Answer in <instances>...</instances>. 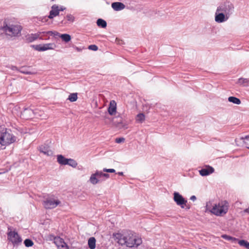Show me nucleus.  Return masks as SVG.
<instances>
[{
	"label": "nucleus",
	"instance_id": "13",
	"mask_svg": "<svg viewBox=\"0 0 249 249\" xmlns=\"http://www.w3.org/2000/svg\"><path fill=\"white\" fill-rule=\"evenodd\" d=\"M214 168L210 166H206L205 168L199 170L200 175L202 176H207L214 172Z\"/></svg>",
	"mask_w": 249,
	"mask_h": 249
},
{
	"label": "nucleus",
	"instance_id": "49",
	"mask_svg": "<svg viewBox=\"0 0 249 249\" xmlns=\"http://www.w3.org/2000/svg\"><path fill=\"white\" fill-rule=\"evenodd\" d=\"M247 148L249 149V147H247Z\"/></svg>",
	"mask_w": 249,
	"mask_h": 249
},
{
	"label": "nucleus",
	"instance_id": "20",
	"mask_svg": "<svg viewBox=\"0 0 249 249\" xmlns=\"http://www.w3.org/2000/svg\"><path fill=\"white\" fill-rule=\"evenodd\" d=\"M69 159L65 158L62 155H58L57 156V162L61 165H67Z\"/></svg>",
	"mask_w": 249,
	"mask_h": 249
},
{
	"label": "nucleus",
	"instance_id": "7",
	"mask_svg": "<svg viewBox=\"0 0 249 249\" xmlns=\"http://www.w3.org/2000/svg\"><path fill=\"white\" fill-rule=\"evenodd\" d=\"M125 243L126 246L129 248L137 247L142 243V240L141 238L136 235L132 234V235L125 241Z\"/></svg>",
	"mask_w": 249,
	"mask_h": 249
},
{
	"label": "nucleus",
	"instance_id": "39",
	"mask_svg": "<svg viewBox=\"0 0 249 249\" xmlns=\"http://www.w3.org/2000/svg\"><path fill=\"white\" fill-rule=\"evenodd\" d=\"M58 9L59 10V12L60 11H62L64 10L65 9V8L63 6H58Z\"/></svg>",
	"mask_w": 249,
	"mask_h": 249
},
{
	"label": "nucleus",
	"instance_id": "28",
	"mask_svg": "<svg viewBox=\"0 0 249 249\" xmlns=\"http://www.w3.org/2000/svg\"><path fill=\"white\" fill-rule=\"evenodd\" d=\"M114 123L116 124L119 127H122L123 128H127L126 125L127 124L125 123H124L123 122L122 119L121 118H120L119 121L118 122H114Z\"/></svg>",
	"mask_w": 249,
	"mask_h": 249
},
{
	"label": "nucleus",
	"instance_id": "32",
	"mask_svg": "<svg viewBox=\"0 0 249 249\" xmlns=\"http://www.w3.org/2000/svg\"><path fill=\"white\" fill-rule=\"evenodd\" d=\"M221 237L223 239H225L229 241H234L237 240L235 238L232 237L226 234L222 235Z\"/></svg>",
	"mask_w": 249,
	"mask_h": 249
},
{
	"label": "nucleus",
	"instance_id": "35",
	"mask_svg": "<svg viewBox=\"0 0 249 249\" xmlns=\"http://www.w3.org/2000/svg\"><path fill=\"white\" fill-rule=\"evenodd\" d=\"M89 49L96 51L98 50V47L95 45H90L88 47Z\"/></svg>",
	"mask_w": 249,
	"mask_h": 249
},
{
	"label": "nucleus",
	"instance_id": "21",
	"mask_svg": "<svg viewBox=\"0 0 249 249\" xmlns=\"http://www.w3.org/2000/svg\"><path fill=\"white\" fill-rule=\"evenodd\" d=\"M88 245L90 249H94L96 246V240L94 237H90L88 240Z\"/></svg>",
	"mask_w": 249,
	"mask_h": 249
},
{
	"label": "nucleus",
	"instance_id": "5",
	"mask_svg": "<svg viewBox=\"0 0 249 249\" xmlns=\"http://www.w3.org/2000/svg\"><path fill=\"white\" fill-rule=\"evenodd\" d=\"M46 209H53L61 204V201L55 197H49L43 201Z\"/></svg>",
	"mask_w": 249,
	"mask_h": 249
},
{
	"label": "nucleus",
	"instance_id": "6",
	"mask_svg": "<svg viewBox=\"0 0 249 249\" xmlns=\"http://www.w3.org/2000/svg\"><path fill=\"white\" fill-rule=\"evenodd\" d=\"M7 237L8 240L11 242L14 246H18L22 242V239L15 231H10L8 232Z\"/></svg>",
	"mask_w": 249,
	"mask_h": 249
},
{
	"label": "nucleus",
	"instance_id": "43",
	"mask_svg": "<svg viewBox=\"0 0 249 249\" xmlns=\"http://www.w3.org/2000/svg\"><path fill=\"white\" fill-rule=\"evenodd\" d=\"M245 212L249 213V207L245 210Z\"/></svg>",
	"mask_w": 249,
	"mask_h": 249
},
{
	"label": "nucleus",
	"instance_id": "40",
	"mask_svg": "<svg viewBox=\"0 0 249 249\" xmlns=\"http://www.w3.org/2000/svg\"><path fill=\"white\" fill-rule=\"evenodd\" d=\"M249 139V135H247L246 136H245L244 137H242L240 138L241 140H248Z\"/></svg>",
	"mask_w": 249,
	"mask_h": 249
},
{
	"label": "nucleus",
	"instance_id": "24",
	"mask_svg": "<svg viewBox=\"0 0 249 249\" xmlns=\"http://www.w3.org/2000/svg\"><path fill=\"white\" fill-rule=\"evenodd\" d=\"M60 37L66 42L70 41L71 39V36L70 35L66 34H61L59 36Z\"/></svg>",
	"mask_w": 249,
	"mask_h": 249
},
{
	"label": "nucleus",
	"instance_id": "16",
	"mask_svg": "<svg viewBox=\"0 0 249 249\" xmlns=\"http://www.w3.org/2000/svg\"><path fill=\"white\" fill-rule=\"evenodd\" d=\"M35 114L34 111L30 108H25L21 112V116L25 119L31 118Z\"/></svg>",
	"mask_w": 249,
	"mask_h": 249
},
{
	"label": "nucleus",
	"instance_id": "33",
	"mask_svg": "<svg viewBox=\"0 0 249 249\" xmlns=\"http://www.w3.org/2000/svg\"><path fill=\"white\" fill-rule=\"evenodd\" d=\"M24 243L25 244V246L27 247H32L34 244L33 242L29 239H25L24 242Z\"/></svg>",
	"mask_w": 249,
	"mask_h": 249
},
{
	"label": "nucleus",
	"instance_id": "42",
	"mask_svg": "<svg viewBox=\"0 0 249 249\" xmlns=\"http://www.w3.org/2000/svg\"><path fill=\"white\" fill-rule=\"evenodd\" d=\"M75 49H76V50H77V51H78V52H80V51H81V49H80V48H78V47H75Z\"/></svg>",
	"mask_w": 249,
	"mask_h": 249
},
{
	"label": "nucleus",
	"instance_id": "3",
	"mask_svg": "<svg viewBox=\"0 0 249 249\" xmlns=\"http://www.w3.org/2000/svg\"><path fill=\"white\" fill-rule=\"evenodd\" d=\"M228 210V204L226 201H222L215 204L210 211L217 216H221L226 214Z\"/></svg>",
	"mask_w": 249,
	"mask_h": 249
},
{
	"label": "nucleus",
	"instance_id": "2",
	"mask_svg": "<svg viewBox=\"0 0 249 249\" xmlns=\"http://www.w3.org/2000/svg\"><path fill=\"white\" fill-rule=\"evenodd\" d=\"M22 28L20 25L14 24H6L0 30L3 31L6 35L15 36L20 33Z\"/></svg>",
	"mask_w": 249,
	"mask_h": 249
},
{
	"label": "nucleus",
	"instance_id": "41",
	"mask_svg": "<svg viewBox=\"0 0 249 249\" xmlns=\"http://www.w3.org/2000/svg\"><path fill=\"white\" fill-rule=\"evenodd\" d=\"M196 197L195 196H192L190 197V200H191L193 201H195V200H196Z\"/></svg>",
	"mask_w": 249,
	"mask_h": 249
},
{
	"label": "nucleus",
	"instance_id": "25",
	"mask_svg": "<svg viewBox=\"0 0 249 249\" xmlns=\"http://www.w3.org/2000/svg\"><path fill=\"white\" fill-rule=\"evenodd\" d=\"M29 68L23 67L20 68L19 70V71L22 73L26 74H34V72H31L30 71H29L28 69Z\"/></svg>",
	"mask_w": 249,
	"mask_h": 249
},
{
	"label": "nucleus",
	"instance_id": "48",
	"mask_svg": "<svg viewBox=\"0 0 249 249\" xmlns=\"http://www.w3.org/2000/svg\"><path fill=\"white\" fill-rule=\"evenodd\" d=\"M208 205H206L207 210H208Z\"/></svg>",
	"mask_w": 249,
	"mask_h": 249
},
{
	"label": "nucleus",
	"instance_id": "47",
	"mask_svg": "<svg viewBox=\"0 0 249 249\" xmlns=\"http://www.w3.org/2000/svg\"><path fill=\"white\" fill-rule=\"evenodd\" d=\"M244 144H247V142L245 141H243Z\"/></svg>",
	"mask_w": 249,
	"mask_h": 249
},
{
	"label": "nucleus",
	"instance_id": "1",
	"mask_svg": "<svg viewBox=\"0 0 249 249\" xmlns=\"http://www.w3.org/2000/svg\"><path fill=\"white\" fill-rule=\"evenodd\" d=\"M16 141V137L10 129H3L0 131V144L1 146L5 147L14 143Z\"/></svg>",
	"mask_w": 249,
	"mask_h": 249
},
{
	"label": "nucleus",
	"instance_id": "10",
	"mask_svg": "<svg viewBox=\"0 0 249 249\" xmlns=\"http://www.w3.org/2000/svg\"><path fill=\"white\" fill-rule=\"evenodd\" d=\"M49 34L51 35H53V32L52 31H48V32H39L36 34H31L30 36V41H33L38 38L43 39V36L45 35Z\"/></svg>",
	"mask_w": 249,
	"mask_h": 249
},
{
	"label": "nucleus",
	"instance_id": "14",
	"mask_svg": "<svg viewBox=\"0 0 249 249\" xmlns=\"http://www.w3.org/2000/svg\"><path fill=\"white\" fill-rule=\"evenodd\" d=\"M89 180L93 185H95L102 180V179H100V177L99 176L98 171H96L95 173L91 175Z\"/></svg>",
	"mask_w": 249,
	"mask_h": 249
},
{
	"label": "nucleus",
	"instance_id": "4",
	"mask_svg": "<svg viewBox=\"0 0 249 249\" xmlns=\"http://www.w3.org/2000/svg\"><path fill=\"white\" fill-rule=\"evenodd\" d=\"M234 10L233 4L229 1L221 2L217 7V12H221L229 17L233 13Z\"/></svg>",
	"mask_w": 249,
	"mask_h": 249
},
{
	"label": "nucleus",
	"instance_id": "46",
	"mask_svg": "<svg viewBox=\"0 0 249 249\" xmlns=\"http://www.w3.org/2000/svg\"><path fill=\"white\" fill-rule=\"evenodd\" d=\"M15 69H17L16 67H13L12 69H13V70H14Z\"/></svg>",
	"mask_w": 249,
	"mask_h": 249
},
{
	"label": "nucleus",
	"instance_id": "15",
	"mask_svg": "<svg viewBox=\"0 0 249 249\" xmlns=\"http://www.w3.org/2000/svg\"><path fill=\"white\" fill-rule=\"evenodd\" d=\"M38 149L41 153L48 156H52L53 154V151L48 145H42L39 147Z\"/></svg>",
	"mask_w": 249,
	"mask_h": 249
},
{
	"label": "nucleus",
	"instance_id": "17",
	"mask_svg": "<svg viewBox=\"0 0 249 249\" xmlns=\"http://www.w3.org/2000/svg\"><path fill=\"white\" fill-rule=\"evenodd\" d=\"M117 111V104L114 100L110 101L109 107L108 108V112L110 115H114Z\"/></svg>",
	"mask_w": 249,
	"mask_h": 249
},
{
	"label": "nucleus",
	"instance_id": "18",
	"mask_svg": "<svg viewBox=\"0 0 249 249\" xmlns=\"http://www.w3.org/2000/svg\"><path fill=\"white\" fill-rule=\"evenodd\" d=\"M58 6L54 4L51 7V10L50 12V14L48 16V18L50 19H53L54 17L58 16L59 14L58 10Z\"/></svg>",
	"mask_w": 249,
	"mask_h": 249
},
{
	"label": "nucleus",
	"instance_id": "31",
	"mask_svg": "<svg viewBox=\"0 0 249 249\" xmlns=\"http://www.w3.org/2000/svg\"><path fill=\"white\" fill-rule=\"evenodd\" d=\"M145 119L144 115L142 113H140L136 117V120L139 123H142Z\"/></svg>",
	"mask_w": 249,
	"mask_h": 249
},
{
	"label": "nucleus",
	"instance_id": "45",
	"mask_svg": "<svg viewBox=\"0 0 249 249\" xmlns=\"http://www.w3.org/2000/svg\"><path fill=\"white\" fill-rule=\"evenodd\" d=\"M235 142L236 143V145H238V144L237 143V139L235 140Z\"/></svg>",
	"mask_w": 249,
	"mask_h": 249
},
{
	"label": "nucleus",
	"instance_id": "22",
	"mask_svg": "<svg viewBox=\"0 0 249 249\" xmlns=\"http://www.w3.org/2000/svg\"><path fill=\"white\" fill-rule=\"evenodd\" d=\"M228 101L236 105H240L241 104L240 100L233 96H230L228 98Z\"/></svg>",
	"mask_w": 249,
	"mask_h": 249
},
{
	"label": "nucleus",
	"instance_id": "26",
	"mask_svg": "<svg viewBox=\"0 0 249 249\" xmlns=\"http://www.w3.org/2000/svg\"><path fill=\"white\" fill-rule=\"evenodd\" d=\"M68 99L71 102H73L76 101L77 99V93H71L69 95Z\"/></svg>",
	"mask_w": 249,
	"mask_h": 249
},
{
	"label": "nucleus",
	"instance_id": "19",
	"mask_svg": "<svg viewBox=\"0 0 249 249\" xmlns=\"http://www.w3.org/2000/svg\"><path fill=\"white\" fill-rule=\"evenodd\" d=\"M111 7L115 11H118L124 9L125 6L124 4L122 2H115L111 4Z\"/></svg>",
	"mask_w": 249,
	"mask_h": 249
},
{
	"label": "nucleus",
	"instance_id": "11",
	"mask_svg": "<svg viewBox=\"0 0 249 249\" xmlns=\"http://www.w3.org/2000/svg\"><path fill=\"white\" fill-rule=\"evenodd\" d=\"M230 17L221 12H217L215 14V21L217 23H222L227 21Z\"/></svg>",
	"mask_w": 249,
	"mask_h": 249
},
{
	"label": "nucleus",
	"instance_id": "38",
	"mask_svg": "<svg viewBox=\"0 0 249 249\" xmlns=\"http://www.w3.org/2000/svg\"><path fill=\"white\" fill-rule=\"evenodd\" d=\"M104 172H108V173H114L115 170L113 169H106L104 168L103 169Z\"/></svg>",
	"mask_w": 249,
	"mask_h": 249
},
{
	"label": "nucleus",
	"instance_id": "8",
	"mask_svg": "<svg viewBox=\"0 0 249 249\" xmlns=\"http://www.w3.org/2000/svg\"><path fill=\"white\" fill-rule=\"evenodd\" d=\"M173 199L176 204L180 206L182 208H184V205H186L187 202V201L178 192H174Z\"/></svg>",
	"mask_w": 249,
	"mask_h": 249
},
{
	"label": "nucleus",
	"instance_id": "27",
	"mask_svg": "<svg viewBox=\"0 0 249 249\" xmlns=\"http://www.w3.org/2000/svg\"><path fill=\"white\" fill-rule=\"evenodd\" d=\"M238 243L240 246L244 247L246 249H249V242L248 241L244 240H239Z\"/></svg>",
	"mask_w": 249,
	"mask_h": 249
},
{
	"label": "nucleus",
	"instance_id": "23",
	"mask_svg": "<svg viewBox=\"0 0 249 249\" xmlns=\"http://www.w3.org/2000/svg\"><path fill=\"white\" fill-rule=\"evenodd\" d=\"M97 24L99 27L103 28H106L107 25L106 21L105 20L101 18H99L97 20Z\"/></svg>",
	"mask_w": 249,
	"mask_h": 249
},
{
	"label": "nucleus",
	"instance_id": "34",
	"mask_svg": "<svg viewBox=\"0 0 249 249\" xmlns=\"http://www.w3.org/2000/svg\"><path fill=\"white\" fill-rule=\"evenodd\" d=\"M98 173L100 178L102 177H105L106 178H108L109 177V175L107 173H103L102 171H99Z\"/></svg>",
	"mask_w": 249,
	"mask_h": 249
},
{
	"label": "nucleus",
	"instance_id": "37",
	"mask_svg": "<svg viewBox=\"0 0 249 249\" xmlns=\"http://www.w3.org/2000/svg\"><path fill=\"white\" fill-rule=\"evenodd\" d=\"M124 140H125V139L124 138H118L116 139L115 142H117L118 143H120L124 142Z\"/></svg>",
	"mask_w": 249,
	"mask_h": 249
},
{
	"label": "nucleus",
	"instance_id": "30",
	"mask_svg": "<svg viewBox=\"0 0 249 249\" xmlns=\"http://www.w3.org/2000/svg\"><path fill=\"white\" fill-rule=\"evenodd\" d=\"M67 165L75 168L77 166V163L75 160L71 159H69Z\"/></svg>",
	"mask_w": 249,
	"mask_h": 249
},
{
	"label": "nucleus",
	"instance_id": "29",
	"mask_svg": "<svg viewBox=\"0 0 249 249\" xmlns=\"http://www.w3.org/2000/svg\"><path fill=\"white\" fill-rule=\"evenodd\" d=\"M249 82V80L248 79L241 78L238 79L237 83L241 85L245 86Z\"/></svg>",
	"mask_w": 249,
	"mask_h": 249
},
{
	"label": "nucleus",
	"instance_id": "12",
	"mask_svg": "<svg viewBox=\"0 0 249 249\" xmlns=\"http://www.w3.org/2000/svg\"><path fill=\"white\" fill-rule=\"evenodd\" d=\"M54 243L59 249H69V247L62 238L59 237L54 238Z\"/></svg>",
	"mask_w": 249,
	"mask_h": 249
},
{
	"label": "nucleus",
	"instance_id": "44",
	"mask_svg": "<svg viewBox=\"0 0 249 249\" xmlns=\"http://www.w3.org/2000/svg\"><path fill=\"white\" fill-rule=\"evenodd\" d=\"M118 174H119V175H123V172H119V173H118Z\"/></svg>",
	"mask_w": 249,
	"mask_h": 249
},
{
	"label": "nucleus",
	"instance_id": "9",
	"mask_svg": "<svg viewBox=\"0 0 249 249\" xmlns=\"http://www.w3.org/2000/svg\"><path fill=\"white\" fill-rule=\"evenodd\" d=\"M55 48L56 45L53 43L39 44L35 46V49L39 52H43L48 50H53Z\"/></svg>",
	"mask_w": 249,
	"mask_h": 249
},
{
	"label": "nucleus",
	"instance_id": "36",
	"mask_svg": "<svg viewBox=\"0 0 249 249\" xmlns=\"http://www.w3.org/2000/svg\"><path fill=\"white\" fill-rule=\"evenodd\" d=\"M66 18L68 21L73 22L74 21V18L71 15H68L66 16Z\"/></svg>",
	"mask_w": 249,
	"mask_h": 249
}]
</instances>
